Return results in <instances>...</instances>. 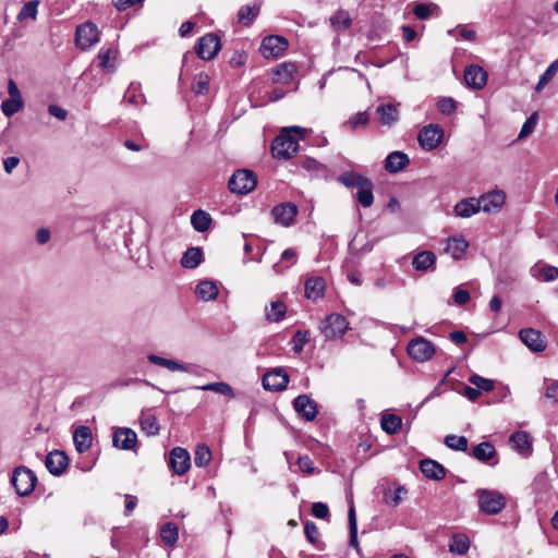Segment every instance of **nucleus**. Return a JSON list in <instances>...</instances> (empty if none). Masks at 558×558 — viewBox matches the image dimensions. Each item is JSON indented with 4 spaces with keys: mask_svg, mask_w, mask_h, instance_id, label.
Wrapping results in <instances>:
<instances>
[{
    "mask_svg": "<svg viewBox=\"0 0 558 558\" xmlns=\"http://www.w3.org/2000/svg\"><path fill=\"white\" fill-rule=\"evenodd\" d=\"M287 39L272 35L264 38L260 51L265 58H277L287 49Z\"/></svg>",
    "mask_w": 558,
    "mask_h": 558,
    "instance_id": "nucleus-15",
    "label": "nucleus"
},
{
    "mask_svg": "<svg viewBox=\"0 0 558 558\" xmlns=\"http://www.w3.org/2000/svg\"><path fill=\"white\" fill-rule=\"evenodd\" d=\"M287 306L281 301H272L270 307L265 310V318L269 323L281 322L286 317Z\"/></svg>",
    "mask_w": 558,
    "mask_h": 558,
    "instance_id": "nucleus-34",
    "label": "nucleus"
},
{
    "mask_svg": "<svg viewBox=\"0 0 558 558\" xmlns=\"http://www.w3.org/2000/svg\"><path fill=\"white\" fill-rule=\"evenodd\" d=\"M300 470L305 474H313L315 471L314 462L308 456H302L298 459Z\"/></svg>",
    "mask_w": 558,
    "mask_h": 558,
    "instance_id": "nucleus-62",
    "label": "nucleus"
},
{
    "mask_svg": "<svg viewBox=\"0 0 558 558\" xmlns=\"http://www.w3.org/2000/svg\"><path fill=\"white\" fill-rule=\"evenodd\" d=\"M293 408L305 421H314L318 410L316 402L307 395H300L293 401Z\"/></svg>",
    "mask_w": 558,
    "mask_h": 558,
    "instance_id": "nucleus-14",
    "label": "nucleus"
},
{
    "mask_svg": "<svg viewBox=\"0 0 558 558\" xmlns=\"http://www.w3.org/2000/svg\"><path fill=\"white\" fill-rule=\"evenodd\" d=\"M209 77L205 73H199L195 76L192 89L195 94H203L208 90Z\"/></svg>",
    "mask_w": 558,
    "mask_h": 558,
    "instance_id": "nucleus-56",
    "label": "nucleus"
},
{
    "mask_svg": "<svg viewBox=\"0 0 558 558\" xmlns=\"http://www.w3.org/2000/svg\"><path fill=\"white\" fill-rule=\"evenodd\" d=\"M11 482L20 496H27L34 490L37 478L32 470L19 466L13 471Z\"/></svg>",
    "mask_w": 558,
    "mask_h": 558,
    "instance_id": "nucleus-4",
    "label": "nucleus"
},
{
    "mask_svg": "<svg viewBox=\"0 0 558 558\" xmlns=\"http://www.w3.org/2000/svg\"><path fill=\"white\" fill-rule=\"evenodd\" d=\"M478 509L488 515L498 514L506 507V497L498 490L478 488L475 492Z\"/></svg>",
    "mask_w": 558,
    "mask_h": 558,
    "instance_id": "nucleus-2",
    "label": "nucleus"
},
{
    "mask_svg": "<svg viewBox=\"0 0 558 558\" xmlns=\"http://www.w3.org/2000/svg\"><path fill=\"white\" fill-rule=\"evenodd\" d=\"M464 81L473 89H482L487 82V73L480 65H469L464 71Z\"/></svg>",
    "mask_w": 558,
    "mask_h": 558,
    "instance_id": "nucleus-16",
    "label": "nucleus"
},
{
    "mask_svg": "<svg viewBox=\"0 0 558 558\" xmlns=\"http://www.w3.org/2000/svg\"><path fill=\"white\" fill-rule=\"evenodd\" d=\"M420 470L424 476L435 481H439L446 475L445 468L437 461L430 459L423 460L420 463Z\"/></svg>",
    "mask_w": 558,
    "mask_h": 558,
    "instance_id": "nucleus-27",
    "label": "nucleus"
},
{
    "mask_svg": "<svg viewBox=\"0 0 558 558\" xmlns=\"http://www.w3.org/2000/svg\"><path fill=\"white\" fill-rule=\"evenodd\" d=\"M191 223L196 231L205 232L211 225V217L208 213L198 209L192 214Z\"/></svg>",
    "mask_w": 558,
    "mask_h": 558,
    "instance_id": "nucleus-39",
    "label": "nucleus"
},
{
    "mask_svg": "<svg viewBox=\"0 0 558 558\" xmlns=\"http://www.w3.org/2000/svg\"><path fill=\"white\" fill-rule=\"evenodd\" d=\"M24 107L23 100L7 99L1 104V110L5 117H12L16 112L21 111Z\"/></svg>",
    "mask_w": 558,
    "mask_h": 558,
    "instance_id": "nucleus-54",
    "label": "nucleus"
},
{
    "mask_svg": "<svg viewBox=\"0 0 558 558\" xmlns=\"http://www.w3.org/2000/svg\"><path fill=\"white\" fill-rule=\"evenodd\" d=\"M99 31L92 22H85L76 27L75 44L82 50H87L99 41Z\"/></svg>",
    "mask_w": 558,
    "mask_h": 558,
    "instance_id": "nucleus-7",
    "label": "nucleus"
},
{
    "mask_svg": "<svg viewBox=\"0 0 558 558\" xmlns=\"http://www.w3.org/2000/svg\"><path fill=\"white\" fill-rule=\"evenodd\" d=\"M506 196L501 191H490L476 198L480 210L484 213H496L505 204Z\"/></svg>",
    "mask_w": 558,
    "mask_h": 558,
    "instance_id": "nucleus-13",
    "label": "nucleus"
},
{
    "mask_svg": "<svg viewBox=\"0 0 558 558\" xmlns=\"http://www.w3.org/2000/svg\"><path fill=\"white\" fill-rule=\"evenodd\" d=\"M257 180L253 171L241 169L235 171L229 180V189L232 193L247 194L256 186Z\"/></svg>",
    "mask_w": 558,
    "mask_h": 558,
    "instance_id": "nucleus-5",
    "label": "nucleus"
},
{
    "mask_svg": "<svg viewBox=\"0 0 558 558\" xmlns=\"http://www.w3.org/2000/svg\"><path fill=\"white\" fill-rule=\"evenodd\" d=\"M211 460L210 449L206 445H198L194 452V462L198 468H204L209 464Z\"/></svg>",
    "mask_w": 558,
    "mask_h": 558,
    "instance_id": "nucleus-50",
    "label": "nucleus"
},
{
    "mask_svg": "<svg viewBox=\"0 0 558 558\" xmlns=\"http://www.w3.org/2000/svg\"><path fill=\"white\" fill-rule=\"evenodd\" d=\"M509 441L514 451L523 457H529L532 453V438L527 432L518 430L513 433Z\"/></svg>",
    "mask_w": 558,
    "mask_h": 558,
    "instance_id": "nucleus-20",
    "label": "nucleus"
},
{
    "mask_svg": "<svg viewBox=\"0 0 558 558\" xmlns=\"http://www.w3.org/2000/svg\"><path fill=\"white\" fill-rule=\"evenodd\" d=\"M348 520H349V530H350V545L354 548H357L359 547L357 522H356L355 508H354L353 504H351V506L349 508Z\"/></svg>",
    "mask_w": 558,
    "mask_h": 558,
    "instance_id": "nucleus-49",
    "label": "nucleus"
},
{
    "mask_svg": "<svg viewBox=\"0 0 558 558\" xmlns=\"http://www.w3.org/2000/svg\"><path fill=\"white\" fill-rule=\"evenodd\" d=\"M319 329L327 340H336L345 333L349 323L344 316L333 313L322 322Z\"/></svg>",
    "mask_w": 558,
    "mask_h": 558,
    "instance_id": "nucleus-3",
    "label": "nucleus"
},
{
    "mask_svg": "<svg viewBox=\"0 0 558 558\" xmlns=\"http://www.w3.org/2000/svg\"><path fill=\"white\" fill-rule=\"evenodd\" d=\"M453 301L458 305H464L470 301V293L468 290L457 288L453 292Z\"/></svg>",
    "mask_w": 558,
    "mask_h": 558,
    "instance_id": "nucleus-64",
    "label": "nucleus"
},
{
    "mask_svg": "<svg viewBox=\"0 0 558 558\" xmlns=\"http://www.w3.org/2000/svg\"><path fill=\"white\" fill-rule=\"evenodd\" d=\"M195 388L204 390V391H214L216 393L227 396L229 398H234V392H233L232 387L229 384L223 383V381L209 383V384H205L203 386L195 387Z\"/></svg>",
    "mask_w": 558,
    "mask_h": 558,
    "instance_id": "nucleus-45",
    "label": "nucleus"
},
{
    "mask_svg": "<svg viewBox=\"0 0 558 558\" xmlns=\"http://www.w3.org/2000/svg\"><path fill=\"white\" fill-rule=\"evenodd\" d=\"M472 456L481 462H487L496 456V450L490 442L484 441L473 447Z\"/></svg>",
    "mask_w": 558,
    "mask_h": 558,
    "instance_id": "nucleus-40",
    "label": "nucleus"
},
{
    "mask_svg": "<svg viewBox=\"0 0 558 558\" xmlns=\"http://www.w3.org/2000/svg\"><path fill=\"white\" fill-rule=\"evenodd\" d=\"M289 383V376L282 368H274L263 376V387L268 391L284 390Z\"/></svg>",
    "mask_w": 558,
    "mask_h": 558,
    "instance_id": "nucleus-10",
    "label": "nucleus"
},
{
    "mask_svg": "<svg viewBox=\"0 0 558 558\" xmlns=\"http://www.w3.org/2000/svg\"><path fill=\"white\" fill-rule=\"evenodd\" d=\"M310 341V332L299 330L292 338V349L294 352L300 353L304 345Z\"/></svg>",
    "mask_w": 558,
    "mask_h": 558,
    "instance_id": "nucleus-57",
    "label": "nucleus"
},
{
    "mask_svg": "<svg viewBox=\"0 0 558 558\" xmlns=\"http://www.w3.org/2000/svg\"><path fill=\"white\" fill-rule=\"evenodd\" d=\"M376 113L378 114L379 122L383 125L391 126L399 120V110L397 106L391 104L378 106Z\"/></svg>",
    "mask_w": 558,
    "mask_h": 558,
    "instance_id": "nucleus-29",
    "label": "nucleus"
},
{
    "mask_svg": "<svg viewBox=\"0 0 558 558\" xmlns=\"http://www.w3.org/2000/svg\"><path fill=\"white\" fill-rule=\"evenodd\" d=\"M203 259V252L199 247H190L181 258V265L184 268L193 269L197 267Z\"/></svg>",
    "mask_w": 558,
    "mask_h": 558,
    "instance_id": "nucleus-37",
    "label": "nucleus"
},
{
    "mask_svg": "<svg viewBox=\"0 0 558 558\" xmlns=\"http://www.w3.org/2000/svg\"><path fill=\"white\" fill-rule=\"evenodd\" d=\"M38 5H39V1H37V0H32V1L26 2L17 15L19 21H21V22L26 21V20L35 21L37 19V14H38Z\"/></svg>",
    "mask_w": 558,
    "mask_h": 558,
    "instance_id": "nucleus-47",
    "label": "nucleus"
},
{
    "mask_svg": "<svg viewBox=\"0 0 558 558\" xmlns=\"http://www.w3.org/2000/svg\"><path fill=\"white\" fill-rule=\"evenodd\" d=\"M298 207L292 203H282L271 209V216L277 225L290 227L294 223Z\"/></svg>",
    "mask_w": 558,
    "mask_h": 558,
    "instance_id": "nucleus-12",
    "label": "nucleus"
},
{
    "mask_svg": "<svg viewBox=\"0 0 558 558\" xmlns=\"http://www.w3.org/2000/svg\"><path fill=\"white\" fill-rule=\"evenodd\" d=\"M410 162L407 154L396 150L390 153L385 159V169L390 173H397L404 169Z\"/></svg>",
    "mask_w": 558,
    "mask_h": 558,
    "instance_id": "nucleus-22",
    "label": "nucleus"
},
{
    "mask_svg": "<svg viewBox=\"0 0 558 558\" xmlns=\"http://www.w3.org/2000/svg\"><path fill=\"white\" fill-rule=\"evenodd\" d=\"M470 548V539L465 534L459 533L452 536L449 550L457 555L465 554Z\"/></svg>",
    "mask_w": 558,
    "mask_h": 558,
    "instance_id": "nucleus-43",
    "label": "nucleus"
},
{
    "mask_svg": "<svg viewBox=\"0 0 558 558\" xmlns=\"http://www.w3.org/2000/svg\"><path fill=\"white\" fill-rule=\"evenodd\" d=\"M536 123H537V113L534 112L532 113L527 119L526 121L524 122V124L522 125L521 128V131L519 133V138H524L526 137L527 135H530L535 126H536Z\"/></svg>",
    "mask_w": 558,
    "mask_h": 558,
    "instance_id": "nucleus-60",
    "label": "nucleus"
},
{
    "mask_svg": "<svg viewBox=\"0 0 558 558\" xmlns=\"http://www.w3.org/2000/svg\"><path fill=\"white\" fill-rule=\"evenodd\" d=\"M405 495L407 489L403 486H398L393 490H386L384 494V499L387 505L396 507L403 500Z\"/></svg>",
    "mask_w": 558,
    "mask_h": 558,
    "instance_id": "nucleus-51",
    "label": "nucleus"
},
{
    "mask_svg": "<svg viewBox=\"0 0 558 558\" xmlns=\"http://www.w3.org/2000/svg\"><path fill=\"white\" fill-rule=\"evenodd\" d=\"M558 72V59L549 64L545 72L539 77L535 90L541 92L557 74Z\"/></svg>",
    "mask_w": 558,
    "mask_h": 558,
    "instance_id": "nucleus-53",
    "label": "nucleus"
},
{
    "mask_svg": "<svg viewBox=\"0 0 558 558\" xmlns=\"http://www.w3.org/2000/svg\"><path fill=\"white\" fill-rule=\"evenodd\" d=\"M304 533L310 543H312L314 545H316L318 543L319 531L314 522H312V521L305 522Z\"/></svg>",
    "mask_w": 558,
    "mask_h": 558,
    "instance_id": "nucleus-59",
    "label": "nucleus"
},
{
    "mask_svg": "<svg viewBox=\"0 0 558 558\" xmlns=\"http://www.w3.org/2000/svg\"><path fill=\"white\" fill-rule=\"evenodd\" d=\"M69 463L68 457L64 452L54 450L46 457V468L53 475H60L64 472Z\"/></svg>",
    "mask_w": 558,
    "mask_h": 558,
    "instance_id": "nucleus-21",
    "label": "nucleus"
},
{
    "mask_svg": "<svg viewBox=\"0 0 558 558\" xmlns=\"http://www.w3.org/2000/svg\"><path fill=\"white\" fill-rule=\"evenodd\" d=\"M439 8L436 3L429 2V3H422L416 2L414 3L413 13L418 20H427L433 14L438 15Z\"/></svg>",
    "mask_w": 558,
    "mask_h": 558,
    "instance_id": "nucleus-44",
    "label": "nucleus"
},
{
    "mask_svg": "<svg viewBox=\"0 0 558 558\" xmlns=\"http://www.w3.org/2000/svg\"><path fill=\"white\" fill-rule=\"evenodd\" d=\"M140 423L142 432L145 433L147 436H156L160 430L157 417L151 413H142Z\"/></svg>",
    "mask_w": 558,
    "mask_h": 558,
    "instance_id": "nucleus-38",
    "label": "nucleus"
},
{
    "mask_svg": "<svg viewBox=\"0 0 558 558\" xmlns=\"http://www.w3.org/2000/svg\"><path fill=\"white\" fill-rule=\"evenodd\" d=\"M469 383L480 389V392H489L495 389L496 383L493 379L484 378L477 374L469 377Z\"/></svg>",
    "mask_w": 558,
    "mask_h": 558,
    "instance_id": "nucleus-48",
    "label": "nucleus"
},
{
    "mask_svg": "<svg viewBox=\"0 0 558 558\" xmlns=\"http://www.w3.org/2000/svg\"><path fill=\"white\" fill-rule=\"evenodd\" d=\"M326 282L323 277H310L305 280V296L310 300H317L325 293Z\"/></svg>",
    "mask_w": 558,
    "mask_h": 558,
    "instance_id": "nucleus-23",
    "label": "nucleus"
},
{
    "mask_svg": "<svg viewBox=\"0 0 558 558\" xmlns=\"http://www.w3.org/2000/svg\"><path fill=\"white\" fill-rule=\"evenodd\" d=\"M353 130L365 126L368 123V114L366 111L357 112L347 122Z\"/></svg>",
    "mask_w": 558,
    "mask_h": 558,
    "instance_id": "nucleus-61",
    "label": "nucleus"
},
{
    "mask_svg": "<svg viewBox=\"0 0 558 558\" xmlns=\"http://www.w3.org/2000/svg\"><path fill=\"white\" fill-rule=\"evenodd\" d=\"M454 215L460 218H469L480 211L475 197L463 198L453 207Z\"/></svg>",
    "mask_w": 558,
    "mask_h": 558,
    "instance_id": "nucleus-26",
    "label": "nucleus"
},
{
    "mask_svg": "<svg viewBox=\"0 0 558 558\" xmlns=\"http://www.w3.org/2000/svg\"><path fill=\"white\" fill-rule=\"evenodd\" d=\"M195 49L201 59L211 60L220 50V39L215 34H207L199 38Z\"/></svg>",
    "mask_w": 558,
    "mask_h": 558,
    "instance_id": "nucleus-9",
    "label": "nucleus"
},
{
    "mask_svg": "<svg viewBox=\"0 0 558 558\" xmlns=\"http://www.w3.org/2000/svg\"><path fill=\"white\" fill-rule=\"evenodd\" d=\"M330 21L336 28H348L351 24V19L344 11H338L331 16Z\"/></svg>",
    "mask_w": 558,
    "mask_h": 558,
    "instance_id": "nucleus-58",
    "label": "nucleus"
},
{
    "mask_svg": "<svg viewBox=\"0 0 558 558\" xmlns=\"http://www.w3.org/2000/svg\"><path fill=\"white\" fill-rule=\"evenodd\" d=\"M298 251L295 248L289 247L281 253L279 262L272 265V270L275 274L280 275L286 269H289L298 262Z\"/></svg>",
    "mask_w": 558,
    "mask_h": 558,
    "instance_id": "nucleus-28",
    "label": "nucleus"
},
{
    "mask_svg": "<svg viewBox=\"0 0 558 558\" xmlns=\"http://www.w3.org/2000/svg\"><path fill=\"white\" fill-rule=\"evenodd\" d=\"M169 466L177 475L185 474L191 466V457L186 449L175 447L170 451Z\"/></svg>",
    "mask_w": 558,
    "mask_h": 558,
    "instance_id": "nucleus-11",
    "label": "nucleus"
},
{
    "mask_svg": "<svg viewBox=\"0 0 558 558\" xmlns=\"http://www.w3.org/2000/svg\"><path fill=\"white\" fill-rule=\"evenodd\" d=\"M436 353V348L433 342L424 337H416L408 344V354L411 359L418 363L429 361Z\"/></svg>",
    "mask_w": 558,
    "mask_h": 558,
    "instance_id": "nucleus-6",
    "label": "nucleus"
},
{
    "mask_svg": "<svg viewBox=\"0 0 558 558\" xmlns=\"http://www.w3.org/2000/svg\"><path fill=\"white\" fill-rule=\"evenodd\" d=\"M137 440L136 433L131 428L120 427L113 432V446L122 450H131Z\"/></svg>",
    "mask_w": 558,
    "mask_h": 558,
    "instance_id": "nucleus-18",
    "label": "nucleus"
},
{
    "mask_svg": "<svg viewBox=\"0 0 558 558\" xmlns=\"http://www.w3.org/2000/svg\"><path fill=\"white\" fill-rule=\"evenodd\" d=\"M438 110L444 114H450L456 110V102L452 98H442L438 101Z\"/></svg>",
    "mask_w": 558,
    "mask_h": 558,
    "instance_id": "nucleus-63",
    "label": "nucleus"
},
{
    "mask_svg": "<svg viewBox=\"0 0 558 558\" xmlns=\"http://www.w3.org/2000/svg\"><path fill=\"white\" fill-rule=\"evenodd\" d=\"M219 293L217 284L208 279L201 280L195 288V295L204 301H213Z\"/></svg>",
    "mask_w": 558,
    "mask_h": 558,
    "instance_id": "nucleus-25",
    "label": "nucleus"
},
{
    "mask_svg": "<svg viewBox=\"0 0 558 558\" xmlns=\"http://www.w3.org/2000/svg\"><path fill=\"white\" fill-rule=\"evenodd\" d=\"M73 442L80 453L87 451L92 446L90 428L84 425L78 426L73 434Z\"/></svg>",
    "mask_w": 558,
    "mask_h": 558,
    "instance_id": "nucleus-24",
    "label": "nucleus"
},
{
    "mask_svg": "<svg viewBox=\"0 0 558 558\" xmlns=\"http://www.w3.org/2000/svg\"><path fill=\"white\" fill-rule=\"evenodd\" d=\"M522 342L533 352H542L546 348V341L542 333L535 329H522L519 333Z\"/></svg>",
    "mask_w": 558,
    "mask_h": 558,
    "instance_id": "nucleus-19",
    "label": "nucleus"
},
{
    "mask_svg": "<svg viewBox=\"0 0 558 558\" xmlns=\"http://www.w3.org/2000/svg\"><path fill=\"white\" fill-rule=\"evenodd\" d=\"M295 71H296V69H295L294 64L282 63L274 72V74H275L274 82L277 84H283V85L290 84L291 81L293 80Z\"/></svg>",
    "mask_w": 558,
    "mask_h": 558,
    "instance_id": "nucleus-35",
    "label": "nucleus"
},
{
    "mask_svg": "<svg viewBox=\"0 0 558 558\" xmlns=\"http://www.w3.org/2000/svg\"><path fill=\"white\" fill-rule=\"evenodd\" d=\"M444 137V130L438 124H428L424 126L417 136L420 146L427 151L436 149Z\"/></svg>",
    "mask_w": 558,
    "mask_h": 558,
    "instance_id": "nucleus-8",
    "label": "nucleus"
},
{
    "mask_svg": "<svg viewBox=\"0 0 558 558\" xmlns=\"http://www.w3.org/2000/svg\"><path fill=\"white\" fill-rule=\"evenodd\" d=\"M306 130L300 126L284 128L271 145L272 156L288 160L299 150V140L303 138Z\"/></svg>",
    "mask_w": 558,
    "mask_h": 558,
    "instance_id": "nucleus-1",
    "label": "nucleus"
},
{
    "mask_svg": "<svg viewBox=\"0 0 558 558\" xmlns=\"http://www.w3.org/2000/svg\"><path fill=\"white\" fill-rule=\"evenodd\" d=\"M368 181H369V179H367L356 172H353V171L344 172L339 177V182H341L343 185H345L349 189H357L359 190V189H361L362 185H364Z\"/></svg>",
    "mask_w": 558,
    "mask_h": 558,
    "instance_id": "nucleus-41",
    "label": "nucleus"
},
{
    "mask_svg": "<svg viewBox=\"0 0 558 558\" xmlns=\"http://www.w3.org/2000/svg\"><path fill=\"white\" fill-rule=\"evenodd\" d=\"M445 445L454 451H466L469 441L464 436L447 435L444 440Z\"/></svg>",
    "mask_w": 558,
    "mask_h": 558,
    "instance_id": "nucleus-52",
    "label": "nucleus"
},
{
    "mask_svg": "<svg viewBox=\"0 0 558 558\" xmlns=\"http://www.w3.org/2000/svg\"><path fill=\"white\" fill-rule=\"evenodd\" d=\"M436 262V256L430 251H423L417 253L412 260V265L417 271L428 270Z\"/></svg>",
    "mask_w": 558,
    "mask_h": 558,
    "instance_id": "nucleus-31",
    "label": "nucleus"
},
{
    "mask_svg": "<svg viewBox=\"0 0 558 558\" xmlns=\"http://www.w3.org/2000/svg\"><path fill=\"white\" fill-rule=\"evenodd\" d=\"M357 202L365 208L371 207L374 202L373 195V183L369 180L367 183L361 186L356 193Z\"/></svg>",
    "mask_w": 558,
    "mask_h": 558,
    "instance_id": "nucleus-46",
    "label": "nucleus"
},
{
    "mask_svg": "<svg viewBox=\"0 0 558 558\" xmlns=\"http://www.w3.org/2000/svg\"><path fill=\"white\" fill-rule=\"evenodd\" d=\"M99 66L107 72L116 70V60L118 58V50L114 48H102L99 50L98 56Z\"/></svg>",
    "mask_w": 558,
    "mask_h": 558,
    "instance_id": "nucleus-30",
    "label": "nucleus"
},
{
    "mask_svg": "<svg viewBox=\"0 0 558 558\" xmlns=\"http://www.w3.org/2000/svg\"><path fill=\"white\" fill-rule=\"evenodd\" d=\"M381 428L389 435L397 434L402 427V418L396 414L384 413L380 420Z\"/></svg>",
    "mask_w": 558,
    "mask_h": 558,
    "instance_id": "nucleus-36",
    "label": "nucleus"
},
{
    "mask_svg": "<svg viewBox=\"0 0 558 558\" xmlns=\"http://www.w3.org/2000/svg\"><path fill=\"white\" fill-rule=\"evenodd\" d=\"M534 278L543 281H554L558 279V268L549 265H535L531 269Z\"/></svg>",
    "mask_w": 558,
    "mask_h": 558,
    "instance_id": "nucleus-33",
    "label": "nucleus"
},
{
    "mask_svg": "<svg viewBox=\"0 0 558 558\" xmlns=\"http://www.w3.org/2000/svg\"><path fill=\"white\" fill-rule=\"evenodd\" d=\"M469 247V243L463 238H450L447 241V245L445 251L450 254L454 259H460L466 248Z\"/></svg>",
    "mask_w": 558,
    "mask_h": 558,
    "instance_id": "nucleus-32",
    "label": "nucleus"
},
{
    "mask_svg": "<svg viewBox=\"0 0 558 558\" xmlns=\"http://www.w3.org/2000/svg\"><path fill=\"white\" fill-rule=\"evenodd\" d=\"M161 541L168 546H174L179 538V529L177 524L167 522L160 527Z\"/></svg>",
    "mask_w": 558,
    "mask_h": 558,
    "instance_id": "nucleus-42",
    "label": "nucleus"
},
{
    "mask_svg": "<svg viewBox=\"0 0 558 558\" xmlns=\"http://www.w3.org/2000/svg\"><path fill=\"white\" fill-rule=\"evenodd\" d=\"M147 360L155 364V365H158V366H161V367H165L171 372H184V373H191V374H194L196 373V366L193 365V364H182V363H179L174 360H170V359H166V357H161L159 355H156V354H149L147 356Z\"/></svg>",
    "mask_w": 558,
    "mask_h": 558,
    "instance_id": "nucleus-17",
    "label": "nucleus"
},
{
    "mask_svg": "<svg viewBox=\"0 0 558 558\" xmlns=\"http://www.w3.org/2000/svg\"><path fill=\"white\" fill-rule=\"evenodd\" d=\"M259 8L256 5L242 7L238 13L239 21L245 25H248L257 16Z\"/></svg>",
    "mask_w": 558,
    "mask_h": 558,
    "instance_id": "nucleus-55",
    "label": "nucleus"
}]
</instances>
